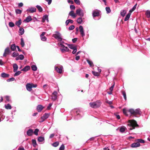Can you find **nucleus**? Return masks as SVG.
Returning a JSON list of instances; mask_svg holds the SVG:
<instances>
[{
	"label": "nucleus",
	"mask_w": 150,
	"mask_h": 150,
	"mask_svg": "<svg viewBox=\"0 0 150 150\" xmlns=\"http://www.w3.org/2000/svg\"><path fill=\"white\" fill-rule=\"evenodd\" d=\"M128 124H127L128 126L132 128H130V130H132L135 129L136 127L138 126V125L137 124L136 121L134 120H128Z\"/></svg>",
	"instance_id": "obj_1"
},
{
	"label": "nucleus",
	"mask_w": 150,
	"mask_h": 150,
	"mask_svg": "<svg viewBox=\"0 0 150 150\" xmlns=\"http://www.w3.org/2000/svg\"><path fill=\"white\" fill-rule=\"evenodd\" d=\"M128 111L130 112L131 115H133L134 116L136 117V115H140L141 114V111L139 109H137L135 110L133 109H129Z\"/></svg>",
	"instance_id": "obj_2"
},
{
	"label": "nucleus",
	"mask_w": 150,
	"mask_h": 150,
	"mask_svg": "<svg viewBox=\"0 0 150 150\" xmlns=\"http://www.w3.org/2000/svg\"><path fill=\"white\" fill-rule=\"evenodd\" d=\"M101 104V102L98 100L95 102L90 103L89 105L90 106L93 108H97L100 106Z\"/></svg>",
	"instance_id": "obj_3"
},
{
	"label": "nucleus",
	"mask_w": 150,
	"mask_h": 150,
	"mask_svg": "<svg viewBox=\"0 0 150 150\" xmlns=\"http://www.w3.org/2000/svg\"><path fill=\"white\" fill-rule=\"evenodd\" d=\"M59 45L61 47L60 50L62 52H67L69 51V48L66 47H65L63 44L62 42H60L59 43Z\"/></svg>",
	"instance_id": "obj_4"
},
{
	"label": "nucleus",
	"mask_w": 150,
	"mask_h": 150,
	"mask_svg": "<svg viewBox=\"0 0 150 150\" xmlns=\"http://www.w3.org/2000/svg\"><path fill=\"white\" fill-rule=\"evenodd\" d=\"M37 87L36 84H34L32 83H28L26 85V87L27 90L30 91H32V88H36Z\"/></svg>",
	"instance_id": "obj_5"
},
{
	"label": "nucleus",
	"mask_w": 150,
	"mask_h": 150,
	"mask_svg": "<svg viewBox=\"0 0 150 150\" xmlns=\"http://www.w3.org/2000/svg\"><path fill=\"white\" fill-rule=\"evenodd\" d=\"M55 70L59 73L61 74L62 72L63 67L59 64L56 65L54 66Z\"/></svg>",
	"instance_id": "obj_6"
},
{
	"label": "nucleus",
	"mask_w": 150,
	"mask_h": 150,
	"mask_svg": "<svg viewBox=\"0 0 150 150\" xmlns=\"http://www.w3.org/2000/svg\"><path fill=\"white\" fill-rule=\"evenodd\" d=\"M53 36L59 41H61L62 40L61 35L58 32H56L53 35Z\"/></svg>",
	"instance_id": "obj_7"
},
{
	"label": "nucleus",
	"mask_w": 150,
	"mask_h": 150,
	"mask_svg": "<svg viewBox=\"0 0 150 150\" xmlns=\"http://www.w3.org/2000/svg\"><path fill=\"white\" fill-rule=\"evenodd\" d=\"M76 14L79 16L82 17L84 15V13L83 11L81 8H79L76 10Z\"/></svg>",
	"instance_id": "obj_8"
},
{
	"label": "nucleus",
	"mask_w": 150,
	"mask_h": 150,
	"mask_svg": "<svg viewBox=\"0 0 150 150\" xmlns=\"http://www.w3.org/2000/svg\"><path fill=\"white\" fill-rule=\"evenodd\" d=\"M36 9L34 7H30L28 8L26 11L29 13H33L36 11Z\"/></svg>",
	"instance_id": "obj_9"
},
{
	"label": "nucleus",
	"mask_w": 150,
	"mask_h": 150,
	"mask_svg": "<svg viewBox=\"0 0 150 150\" xmlns=\"http://www.w3.org/2000/svg\"><path fill=\"white\" fill-rule=\"evenodd\" d=\"M57 93L56 91H54L52 94V99L53 100H56L57 98Z\"/></svg>",
	"instance_id": "obj_10"
},
{
	"label": "nucleus",
	"mask_w": 150,
	"mask_h": 150,
	"mask_svg": "<svg viewBox=\"0 0 150 150\" xmlns=\"http://www.w3.org/2000/svg\"><path fill=\"white\" fill-rule=\"evenodd\" d=\"M79 29L81 34L82 37L85 35V34L83 30V28L82 26L80 25L79 27Z\"/></svg>",
	"instance_id": "obj_11"
},
{
	"label": "nucleus",
	"mask_w": 150,
	"mask_h": 150,
	"mask_svg": "<svg viewBox=\"0 0 150 150\" xmlns=\"http://www.w3.org/2000/svg\"><path fill=\"white\" fill-rule=\"evenodd\" d=\"M10 53V50L8 47H7L5 50L3 54V56L6 57L7 55L8 54Z\"/></svg>",
	"instance_id": "obj_12"
},
{
	"label": "nucleus",
	"mask_w": 150,
	"mask_h": 150,
	"mask_svg": "<svg viewBox=\"0 0 150 150\" xmlns=\"http://www.w3.org/2000/svg\"><path fill=\"white\" fill-rule=\"evenodd\" d=\"M92 15L93 17L98 16L99 15V11L98 10L93 11V12Z\"/></svg>",
	"instance_id": "obj_13"
},
{
	"label": "nucleus",
	"mask_w": 150,
	"mask_h": 150,
	"mask_svg": "<svg viewBox=\"0 0 150 150\" xmlns=\"http://www.w3.org/2000/svg\"><path fill=\"white\" fill-rule=\"evenodd\" d=\"M50 115V114L48 113H45V114L42 117L41 119H42V121L41 122H43L46 119H47L48 117Z\"/></svg>",
	"instance_id": "obj_14"
},
{
	"label": "nucleus",
	"mask_w": 150,
	"mask_h": 150,
	"mask_svg": "<svg viewBox=\"0 0 150 150\" xmlns=\"http://www.w3.org/2000/svg\"><path fill=\"white\" fill-rule=\"evenodd\" d=\"M69 15L71 16L73 18H75L76 16V14L73 11H71L69 12Z\"/></svg>",
	"instance_id": "obj_15"
},
{
	"label": "nucleus",
	"mask_w": 150,
	"mask_h": 150,
	"mask_svg": "<svg viewBox=\"0 0 150 150\" xmlns=\"http://www.w3.org/2000/svg\"><path fill=\"white\" fill-rule=\"evenodd\" d=\"M140 144L139 142H137L132 144L131 145V147L132 148H136L140 146Z\"/></svg>",
	"instance_id": "obj_16"
},
{
	"label": "nucleus",
	"mask_w": 150,
	"mask_h": 150,
	"mask_svg": "<svg viewBox=\"0 0 150 150\" xmlns=\"http://www.w3.org/2000/svg\"><path fill=\"white\" fill-rule=\"evenodd\" d=\"M32 19L31 18V16H29L24 20V21L27 23H28L32 21Z\"/></svg>",
	"instance_id": "obj_17"
},
{
	"label": "nucleus",
	"mask_w": 150,
	"mask_h": 150,
	"mask_svg": "<svg viewBox=\"0 0 150 150\" xmlns=\"http://www.w3.org/2000/svg\"><path fill=\"white\" fill-rule=\"evenodd\" d=\"M44 107L41 105H38L37 107V111L40 112L43 108Z\"/></svg>",
	"instance_id": "obj_18"
},
{
	"label": "nucleus",
	"mask_w": 150,
	"mask_h": 150,
	"mask_svg": "<svg viewBox=\"0 0 150 150\" xmlns=\"http://www.w3.org/2000/svg\"><path fill=\"white\" fill-rule=\"evenodd\" d=\"M33 132V130L32 129H29L27 132V134L28 136H31Z\"/></svg>",
	"instance_id": "obj_19"
},
{
	"label": "nucleus",
	"mask_w": 150,
	"mask_h": 150,
	"mask_svg": "<svg viewBox=\"0 0 150 150\" xmlns=\"http://www.w3.org/2000/svg\"><path fill=\"white\" fill-rule=\"evenodd\" d=\"M13 71L14 72H16L18 70V67L17 65L15 63L13 64Z\"/></svg>",
	"instance_id": "obj_20"
},
{
	"label": "nucleus",
	"mask_w": 150,
	"mask_h": 150,
	"mask_svg": "<svg viewBox=\"0 0 150 150\" xmlns=\"http://www.w3.org/2000/svg\"><path fill=\"white\" fill-rule=\"evenodd\" d=\"M24 58V56L23 54H20L16 58V60H18L19 59L22 60Z\"/></svg>",
	"instance_id": "obj_21"
},
{
	"label": "nucleus",
	"mask_w": 150,
	"mask_h": 150,
	"mask_svg": "<svg viewBox=\"0 0 150 150\" xmlns=\"http://www.w3.org/2000/svg\"><path fill=\"white\" fill-rule=\"evenodd\" d=\"M66 44L68 45V47H69V48L72 50H73L76 47V46L73 45H70L67 43H66Z\"/></svg>",
	"instance_id": "obj_22"
},
{
	"label": "nucleus",
	"mask_w": 150,
	"mask_h": 150,
	"mask_svg": "<svg viewBox=\"0 0 150 150\" xmlns=\"http://www.w3.org/2000/svg\"><path fill=\"white\" fill-rule=\"evenodd\" d=\"M30 67L29 66H26L24 68L22 69L21 71H26L30 69Z\"/></svg>",
	"instance_id": "obj_23"
},
{
	"label": "nucleus",
	"mask_w": 150,
	"mask_h": 150,
	"mask_svg": "<svg viewBox=\"0 0 150 150\" xmlns=\"http://www.w3.org/2000/svg\"><path fill=\"white\" fill-rule=\"evenodd\" d=\"M1 76L2 78H4L8 77L9 75L8 74L3 72L1 74Z\"/></svg>",
	"instance_id": "obj_24"
},
{
	"label": "nucleus",
	"mask_w": 150,
	"mask_h": 150,
	"mask_svg": "<svg viewBox=\"0 0 150 150\" xmlns=\"http://www.w3.org/2000/svg\"><path fill=\"white\" fill-rule=\"evenodd\" d=\"M46 20H47V21H48V16L47 15L44 16L42 18V21L43 22H45Z\"/></svg>",
	"instance_id": "obj_25"
},
{
	"label": "nucleus",
	"mask_w": 150,
	"mask_h": 150,
	"mask_svg": "<svg viewBox=\"0 0 150 150\" xmlns=\"http://www.w3.org/2000/svg\"><path fill=\"white\" fill-rule=\"evenodd\" d=\"M22 22L21 19L19 20L18 21H16L15 23L16 25L18 27H20V25L21 23Z\"/></svg>",
	"instance_id": "obj_26"
},
{
	"label": "nucleus",
	"mask_w": 150,
	"mask_h": 150,
	"mask_svg": "<svg viewBox=\"0 0 150 150\" xmlns=\"http://www.w3.org/2000/svg\"><path fill=\"white\" fill-rule=\"evenodd\" d=\"M19 32L21 35H23L24 32V29L22 28H20L19 29Z\"/></svg>",
	"instance_id": "obj_27"
},
{
	"label": "nucleus",
	"mask_w": 150,
	"mask_h": 150,
	"mask_svg": "<svg viewBox=\"0 0 150 150\" xmlns=\"http://www.w3.org/2000/svg\"><path fill=\"white\" fill-rule=\"evenodd\" d=\"M4 106L5 108L7 109H11L12 108L11 105L9 104L5 105Z\"/></svg>",
	"instance_id": "obj_28"
},
{
	"label": "nucleus",
	"mask_w": 150,
	"mask_h": 150,
	"mask_svg": "<svg viewBox=\"0 0 150 150\" xmlns=\"http://www.w3.org/2000/svg\"><path fill=\"white\" fill-rule=\"evenodd\" d=\"M130 15L131 14L130 13H128L127 14L124 20L125 21H127L130 18Z\"/></svg>",
	"instance_id": "obj_29"
},
{
	"label": "nucleus",
	"mask_w": 150,
	"mask_h": 150,
	"mask_svg": "<svg viewBox=\"0 0 150 150\" xmlns=\"http://www.w3.org/2000/svg\"><path fill=\"white\" fill-rule=\"evenodd\" d=\"M77 23H78L79 24H81L83 22L82 18H78L77 19Z\"/></svg>",
	"instance_id": "obj_30"
},
{
	"label": "nucleus",
	"mask_w": 150,
	"mask_h": 150,
	"mask_svg": "<svg viewBox=\"0 0 150 150\" xmlns=\"http://www.w3.org/2000/svg\"><path fill=\"white\" fill-rule=\"evenodd\" d=\"M126 129V128L125 127H122L120 128V131L121 132H123L125 131Z\"/></svg>",
	"instance_id": "obj_31"
},
{
	"label": "nucleus",
	"mask_w": 150,
	"mask_h": 150,
	"mask_svg": "<svg viewBox=\"0 0 150 150\" xmlns=\"http://www.w3.org/2000/svg\"><path fill=\"white\" fill-rule=\"evenodd\" d=\"M44 140V138L42 137H39L38 139V141L40 142H42Z\"/></svg>",
	"instance_id": "obj_32"
},
{
	"label": "nucleus",
	"mask_w": 150,
	"mask_h": 150,
	"mask_svg": "<svg viewBox=\"0 0 150 150\" xmlns=\"http://www.w3.org/2000/svg\"><path fill=\"white\" fill-rule=\"evenodd\" d=\"M36 7L38 8V10L40 12H42V9L40 6L37 5L36 6Z\"/></svg>",
	"instance_id": "obj_33"
},
{
	"label": "nucleus",
	"mask_w": 150,
	"mask_h": 150,
	"mask_svg": "<svg viewBox=\"0 0 150 150\" xmlns=\"http://www.w3.org/2000/svg\"><path fill=\"white\" fill-rule=\"evenodd\" d=\"M16 47L15 44H12L11 46V49L13 51H14L16 49Z\"/></svg>",
	"instance_id": "obj_34"
},
{
	"label": "nucleus",
	"mask_w": 150,
	"mask_h": 150,
	"mask_svg": "<svg viewBox=\"0 0 150 150\" xmlns=\"http://www.w3.org/2000/svg\"><path fill=\"white\" fill-rule=\"evenodd\" d=\"M32 142L33 146L34 147H35L37 145L36 141L35 139H32Z\"/></svg>",
	"instance_id": "obj_35"
},
{
	"label": "nucleus",
	"mask_w": 150,
	"mask_h": 150,
	"mask_svg": "<svg viewBox=\"0 0 150 150\" xmlns=\"http://www.w3.org/2000/svg\"><path fill=\"white\" fill-rule=\"evenodd\" d=\"M21 45L22 47H24L25 45L24 42L23 38L21 39Z\"/></svg>",
	"instance_id": "obj_36"
},
{
	"label": "nucleus",
	"mask_w": 150,
	"mask_h": 150,
	"mask_svg": "<svg viewBox=\"0 0 150 150\" xmlns=\"http://www.w3.org/2000/svg\"><path fill=\"white\" fill-rule=\"evenodd\" d=\"M32 70L33 71H35L37 69V67L35 65H33L31 66Z\"/></svg>",
	"instance_id": "obj_37"
},
{
	"label": "nucleus",
	"mask_w": 150,
	"mask_h": 150,
	"mask_svg": "<svg viewBox=\"0 0 150 150\" xmlns=\"http://www.w3.org/2000/svg\"><path fill=\"white\" fill-rule=\"evenodd\" d=\"M15 73L14 74V76H17L19 74H20L21 73V72L20 71H16V72H15Z\"/></svg>",
	"instance_id": "obj_38"
},
{
	"label": "nucleus",
	"mask_w": 150,
	"mask_h": 150,
	"mask_svg": "<svg viewBox=\"0 0 150 150\" xmlns=\"http://www.w3.org/2000/svg\"><path fill=\"white\" fill-rule=\"evenodd\" d=\"M137 142H139V143H144V141L143 139H137Z\"/></svg>",
	"instance_id": "obj_39"
},
{
	"label": "nucleus",
	"mask_w": 150,
	"mask_h": 150,
	"mask_svg": "<svg viewBox=\"0 0 150 150\" xmlns=\"http://www.w3.org/2000/svg\"><path fill=\"white\" fill-rule=\"evenodd\" d=\"M146 13L147 17L148 18H150V11L149 10L147 11Z\"/></svg>",
	"instance_id": "obj_40"
},
{
	"label": "nucleus",
	"mask_w": 150,
	"mask_h": 150,
	"mask_svg": "<svg viewBox=\"0 0 150 150\" xmlns=\"http://www.w3.org/2000/svg\"><path fill=\"white\" fill-rule=\"evenodd\" d=\"M126 12L125 10H123L121 11L120 13L121 15L122 16L124 17L125 15V14L126 13Z\"/></svg>",
	"instance_id": "obj_41"
},
{
	"label": "nucleus",
	"mask_w": 150,
	"mask_h": 150,
	"mask_svg": "<svg viewBox=\"0 0 150 150\" xmlns=\"http://www.w3.org/2000/svg\"><path fill=\"white\" fill-rule=\"evenodd\" d=\"M122 93L125 100H126L127 99V97L126 92L125 91H122Z\"/></svg>",
	"instance_id": "obj_42"
},
{
	"label": "nucleus",
	"mask_w": 150,
	"mask_h": 150,
	"mask_svg": "<svg viewBox=\"0 0 150 150\" xmlns=\"http://www.w3.org/2000/svg\"><path fill=\"white\" fill-rule=\"evenodd\" d=\"M39 131V129H35L33 133L35 135L37 136L38 135V132Z\"/></svg>",
	"instance_id": "obj_43"
},
{
	"label": "nucleus",
	"mask_w": 150,
	"mask_h": 150,
	"mask_svg": "<svg viewBox=\"0 0 150 150\" xmlns=\"http://www.w3.org/2000/svg\"><path fill=\"white\" fill-rule=\"evenodd\" d=\"M105 9L107 12V13H109L110 12L111 10L110 9V7H106L105 8Z\"/></svg>",
	"instance_id": "obj_44"
},
{
	"label": "nucleus",
	"mask_w": 150,
	"mask_h": 150,
	"mask_svg": "<svg viewBox=\"0 0 150 150\" xmlns=\"http://www.w3.org/2000/svg\"><path fill=\"white\" fill-rule=\"evenodd\" d=\"M18 55V53L16 52H14L12 54V56L13 57H15L17 56Z\"/></svg>",
	"instance_id": "obj_45"
},
{
	"label": "nucleus",
	"mask_w": 150,
	"mask_h": 150,
	"mask_svg": "<svg viewBox=\"0 0 150 150\" xmlns=\"http://www.w3.org/2000/svg\"><path fill=\"white\" fill-rule=\"evenodd\" d=\"M123 113L126 115L128 116V115L127 114V110L125 109H123Z\"/></svg>",
	"instance_id": "obj_46"
},
{
	"label": "nucleus",
	"mask_w": 150,
	"mask_h": 150,
	"mask_svg": "<svg viewBox=\"0 0 150 150\" xmlns=\"http://www.w3.org/2000/svg\"><path fill=\"white\" fill-rule=\"evenodd\" d=\"M59 142H56L53 143L52 144V145L53 146L56 147L57 146L59 145Z\"/></svg>",
	"instance_id": "obj_47"
},
{
	"label": "nucleus",
	"mask_w": 150,
	"mask_h": 150,
	"mask_svg": "<svg viewBox=\"0 0 150 150\" xmlns=\"http://www.w3.org/2000/svg\"><path fill=\"white\" fill-rule=\"evenodd\" d=\"M16 14H21L22 13V11L20 9L16 10Z\"/></svg>",
	"instance_id": "obj_48"
},
{
	"label": "nucleus",
	"mask_w": 150,
	"mask_h": 150,
	"mask_svg": "<svg viewBox=\"0 0 150 150\" xmlns=\"http://www.w3.org/2000/svg\"><path fill=\"white\" fill-rule=\"evenodd\" d=\"M87 61L90 66L91 67L93 65V63L92 61L89 60H87Z\"/></svg>",
	"instance_id": "obj_49"
},
{
	"label": "nucleus",
	"mask_w": 150,
	"mask_h": 150,
	"mask_svg": "<svg viewBox=\"0 0 150 150\" xmlns=\"http://www.w3.org/2000/svg\"><path fill=\"white\" fill-rule=\"evenodd\" d=\"M9 26L11 27H13L14 26V23L12 22H10L9 23Z\"/></svg>",
	"instance_id": "obj_50"
},
{
	"label": "nucleus",
	"mask_w": 150,
	"mask_h": 150,
	"mask_svg": "<svg viewBox=\"0 0 150 150\" xmlns=\"http://www.w3.org/2000/svg\"><path fill=\"white\" fill-rule=\"evenodd\" d=\"M92 73L95 76H98L99 75V74L97 72L92 71Z\"/></svg>",
	"instance_id": "obj_51"
},
{
	"label": "nucleus",
	"mask_w": 150,
	"mask_h": 150,
	"mask_svg": "<svg viewBox=\"0 0 150 150\" xmlns=\"http://www.w3.org/2000/svg\"><path fill=\"white\" fill-rule=\"evenodd\" d=\"M40 37L41 40L43 41H45L46 40V38L44 36H43L42 37L40 36Z\"/></svg>",
	"instance_id": "obj_52"
},
{
	"label": "nucleus",
	"mask_w": 150,
	"mask_h": 150,
	"mask_svg": "<svg viewBox=\"0 0 150 150\" xmlns=\"http://www.w3.org/2000/svg\"><path fill=\"white\" fill-rule=\"evenodd\" d=\"M64 146L63 144H62L59 148V150H64Z\"/></svg>",
	"instance_id": "obj_53"
},
{
	"label": "nucleus",
	"mask_w": 150,
	"mask_h": 150,
	"mask_svg": "<svg viewBox=\"0 0 150 150\" xmlns=\"http://www.w3.org/2000/svg\"><path fill=\"white\" fill-rule=\"evenodd\" d=\"M74 28V26L73 25H71L69 28V30H73Z\"/></svg>",
	"instance_id": "obj_54"
},
{
	"label": "nucleus",
	"mask_w": 150,
	"mask_h": 150,
	"mask_svg": "<svg viewBox=\"0 0 150 150\" xmlns=\"http://www.w3.org/2000/svg\"><path fill=\"white\" fill-rule=\"evenodd\" d=\"M75 2L78 5L80 4V1L79 0H74Z\"/></svg>",
	"instance_id": "obj_55"
},
{
	"label": "nucleus",
	"mask_w": 150,
	"mask_h": 150,
	"mask_svg": "<svg viewBox=\"0 0 150 150\" xmlns=\"http://www.w3.org/2000/svg\"><path fill=\"white\" fill-rule=\"evenodd\" d=\"M14 79H15L14 78L12 77V78H10L8 79L7 80V81L8 82L10 81H13L14 80Z\"/></svg>",
	"instance_id": "obj_56"
},
{
	"label": "nucleus",
	"mask_w": 150,
	"mask_h": 150,
	"mask_svg": "<svg viewBox=\"0 0 150 150\" xmlns=\"http://www.w3.org/2000/svg\"><path fill=\"white\" fill-rule=\"evenodd\" d=\"M73 50L72 52V53L73 54H74L77 52V47H76L75 48H74V49H73Z\"/></svg>",
	"instance_id": "obj_57"
},
{
	"label": "nucleus",
	"mask_w": 150,
	"mask_h": 150,
	"mask_svg": "<svg viewBox=\"0 0 150 150\" xmlns=\"http://www.w3.org/2000/svg\"><path fill=\"white\" fill-rule=\"evenodd\" d=\"M70 8L71 9L74 10L75 8V7L73 5H71L70 6Z\"/></svg>",
	"instance_id": "obj_58"
},
{
	"label": "nucleus",
	"mask_w": 150,
	"mask_h": 150,
	"mask_svg": "<svg viewBox=\"0 0 150 150\" xmlns=\"http://www.w3.org/2000/svg\"><path fill=\"white\" fill-rule=\"evenodd\" d=\"M52 103H50V104H49V105L47 107V110H50V108H51V107L52 106Z\"/></svg>",
	"instance_id": "obj_59"
},
{
	"label": "nucleus",
	"mask_w": 150,
	"mask_h": 150,
	"mask_svg": "<svg viewBox=\"0 0 150 150\" xmlns=\"http://www.w3.org/2000/svg\"><path fill=\"white\" fill-rule=\"evenodd\" d=\"M114 86V84H113L110 88V91H112L113 90V88Z\"/></svg>",
	"instance_id": "obj_60"
},
{
	"label": "nucleus",
	"mask_w": 150,
	"mask_h": 150,
	"mask_svg": "<svg viewBox=\"0 0 150 150\" xmlns=\"http://www.w3.org/2000/svg\"><path fill=\"white\" fill-rule=\"evenodd\" d=\"M12 119H13V117L12 116L11 117V118H8V120H7V121H9L10 122H11L12 121Z\"/></svg>",
	"instance_id": "obj_61"
},
{
	"label": "nucleus",
	"mask_w": 150,
	"mask_h": 150,
	"mask_svg": "<svg viewBox=\"0 0 150 150\" xmlns=\"http://www.w3.org/2000/svg\"><path fill=\"white\" fill-rule=\"evenodd\" d=\"M46 1L48 2V4L50 5V4L52 1V0H45Z\"/></svg>",
	"instance_id": "obj_62"
},
{
	"label": "nucleus",
	"mask_w": 150,
	"mask_h": 150,
	"mask_svg": "<svg viewBox=\"0 0 150 150\" xmlns=\"http://www.w3.org/2000/svg\"><path fill=\"white\" fill-rule=\"evenodd\" d=\"M137 4H136L132 8V11H134L136 9L137 6Z\"/></svg>",
	"instance_id": "obj_63"
},
{
	"label": "nucleus",
	"mask_w": 150,
	"mask_h": 150,
	"mask_svg": "<svg viewBox=\"0 0 150 150\" xmlns=\"http://www.w3.org/2000/svg\"><path fill=\"white\" fill-rule=\"evenodd\" d=\"M77 40V38H74L72 39V41L73 42L75 43V42Z\"/></svg>",
	"instance_id": "obj_64"
}]
</instances>
